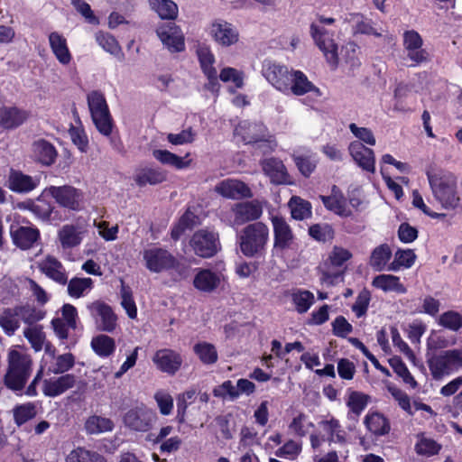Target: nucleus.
<instances>
[{"instance_id": "e2e57ef3", "label": "nucleus", "mask_w": 462, "mask_h": 462, "mask_svg": "<svg viewBox=\"0 0 462 462\" xmlns=\"http://www.w3.org/2000/svg\"><path fill=\"white\" fill-rule=\"evenodd\" d=\"M194 352L204 364H214L217 360L216 347L209 343L200 342L194 346Z\"/></svg>"}, {"instance_id": "20e7f679", "label": "nucleus", "mask_w": 462, "mask_h": 462, "mask_svg": "<svg viewBox=\"0 0 462 462\" xmlns=\"http://www.w3.org/2000/svg\"><path fill=\"white\" fill-rule=\"evenodd\" d=\"M427 364L434 380L462 371V347L442 350L439 353H427Z\"/></svg>"}, {"instance_id": "9d476101", "label": "nucleus", "mask_w": 462, "mask_h": 462, "mask_svg": "<svg viewBox=\"0 0 462 462\" xmlns=\"http://www.w3.org/2000/svg\"><path fill=\"white\" fill-rule=\"evenodd\" d=\"M88 105L92 120L97 129L107 136L112 132V118L105 96L99 91H92L88 95Z\"/></svg>"}, {"instance_id": "ea45409f", "label": "nucleus", "mask_w": 462, "mask_h": 462, "mask_svg": "<svg viewBox=\"0 0 462 462\" xmlns=\"http://www.w3.org/2000/svg\"><path fill=\"white\" fill-rule=\"evenodd\" d=\"M58 237L63 248H72L79 245L83 238V229L79 226L64 225L58 233Z\"/></svg>"}, {"instance_id": "8fccbe9b", "label": "nucleus", "mask_w": 462, "mask_h": 462, "mask_svg": "<svg viewBox=\"0 0 462 462\" xmlns=\"http://www.w3.org/2000/svg\"><path fill=\"white\" fill-rule=\"evenodd\" d=\"M152 156L161 163L174 167L177 170L186 169L190 163V161L185 160L189 154H187L185 158H182L167 150H154Z\"/></svg>"}, {"instance_id": "423d86ee", "label": "nucleus", "mask_w": 462, "mask_h": 462, "mask_svg": "<svg viewBox=\"0 0 462 462\" xmlns=\"http://www.w3.org/2000/svg\"><path fill=\"white\" fill-rule=\"evenodd\" d=\"M145 268L153 273H161L179 266L178 259L167 249L150 245L141 252Z\"/></svg>"}, {"instance_id": "b1692460", "label": "nucleus", "mask_w": 462, "mask_h": 462, "mask_svg": "<svg viewBox=\"0 0 462 462\" xmlns=\"http://www.w3.org/2000/svg\"><path fill=\"white\" fill-rule=\"evenodd\" d=\"M348 152L353 161L363 170L370 173L375 171V156L371 148L365 146L357 141L348 145Z\"/></svg>"}, {"instance_id": "09e8293b", "label": "nucleus", "mask_w": 462, "mask_h": 462, "mask_svg": "<svg viewBox=\"0 0 462 462\" xmlns=\"http://www.w3.org/2000/svg\"><path fill=\"white\" fill-rule=\"evenodd\" d=\"M23 336L36 352L42 349L45 350V346L50 344L46 341V336L42 327L35 325V323L28 325V327L23 329Z\"/></svg>"}, {"instance_id": "412c9836", "label": "nucleus", "mask_w": 462, "mask_h": 462, "mask_svg": "<svg viewBox=\"0 0 462 462\" xmlns=\"http://www.w3.org/2000/svg\"><path fill=\"white\" fill-rule=\"evenodd\" d=\"M232 212L234 220L229 225L239 226L258 219L263 214V204L257 199L236 203L232 207Z\"/></svg>"}, {"instance_id": "864d4df0", "label": "nucleus", "mask_w": 462, "mask_h": 462, "mask_svg": "<svg viewBox=\"0 0 462 462\" xmlns=\"http://www.w3.org/2000/svg\"><path fill=\"white\" fill-rule=\"evenodd\" d=\"M93 351L101 357L111 356L116 350L115 340L106 335H98L91 340Z\"/></svg>"}, {"instance_id": "7ed1b4c3", "label": "nucleus", "mask_w": 462, "mask_h": 462, "mask_svg": "<svg viewBox=\"0 0 462 462\" xmlns=\"http://www.w3.org/2000/svg\"><path fill=\"white\" fill-rule=\"evenodd\" d=\"M44 313L30 304H18L0 310V328L5 335H14L21 321L31 325L43 319Z\"/></svg>"}, {"instance_id": "6e6d98bb", "label": "nucleus", "mask_w": 462, "mask_h": 462, "mask_svg": "<svg viewBox=\"0 0 462 462\" xmlns=\"http://www.w3.org/2000/svg\"><path fill=\"white\" fill-rule=\"evenodd\" d=\"M93 288L91 278H72L68 283V293L70 297L79 299L87 295Z\"/></svg>"}, {"instance_id": "680f3d73", "label": "nucleus", "mask_w": 462, "mask_h": 462, "mask_svg": "<svg viewBox=\"0 0 462 462\" xmlns=\"http://www.w3.org/2000/svg\"><path fill=\"white\" fill-rule=\"evenodd\" d=\"M96 41L97 44L106 52L114 56L121 54V47L114 36L108 32H97L96 33Z\"/></svg>"}, {"instance_id": "a18cd8bd", "label": "nucleus", "mask_w": 462, "mask_h": 462, "mask_svg": "<svg viewBox=\"0 0 462 462\" xmlns=\"http://www.w3.org/2000/svg\"><path fill=\"white\" fill-rule=\"evenodd\" d=\"M166 180L165 172L161 169L143 168L138 170L134 175V181L143 187L145 185H156Z\"/></svg>"}, {"instance_id": "ddd939ff", "label": "nucleus", "mask_w": 462, "mask_h": 462, "mask_svg": "<svg viewBox=\"0 0 462 462\" xmlns=\"http://www.w3.org/2000/svg\"><path fill=\"white\" fill-rule=\"evenodd\" d=\"M189 245L198 256L212 257L220 249L218 234L208 228L199 229L192 235Z\"/></svg>"}, {"instance_id": "a211bd4d", "label": "nucleus", "mask_w": 462, "mask_h": 462, "mask_svg": "<svg viewBox=\"0 0 462 462\" xmlns=\"http://www.w3.org/2000/svg\"><path fill=\"white\" fill-rule=\"evenodd\" d=\"M213 40L223 47H229L239 41V32L232 23L218 19L212 22L208 29Z\"/></svg>"}, {"instance_id": "4468645a", "label": "nucleus", "mask_w": 462, "mask_h": 462, "mask_svg": "<svg viewBox=\"0 0 462 462\" xmlns=\"http://www.w3.org/2000/svg\"><path fill=\"white\" fill-rule=\"evenodd\" d=\"M45 192H49L60 206L68 209L79 211L83 206L84 194L73 186H50L45 188Z\"/></svg>"}, {"instance_id": "f03ea898", "label": "nucleus", "mask_w": 462, "mask_h": 462, "mask_svg": "<svg viewBox=\"0 0 462 462\" xmlns=\"http://www.w3.org/2000/svg\"><path fill=\"white\" fill-rule=\"evenodd\" d=\"M32 373V359L29 355L11 349L7 355V370L4 377L5 385L14 391H22Z\"/></svg>"}, {"instance_id": "aec40b11", "label": "nucleus", "mask_w": 462, "mask_h": 462, "mask_svg": "<svg viewBox=\"0 0 462 462\" xmlns=\"http://www.w3.org/2000/svg\"><path fill=\"white\" fill-rule=\"evenodd\" d=\"M291 72V70L288 67L272 60H265L263 64V76L274 88L282 93L286 89Z\"/></svg>"}, {"instance_id": "4c0bfd02", "label": "nucleus", "mask_w": 462, "mask_h": 462, "mask_svg": "<svg viewBox=\"0 0 462 462\" xmlns=\"http://www.w3.org/2000/svg\"><path fill=\"white\" fill-rule=\"evenodd\" d=\"M49 197L50 193L45 192L44 189L36 200L28 202L27 206L30 211L43 221L51 220L54 209L53 204L47 199Z\"/></svg>"}, {"instance_id": "c85d7f7f", "label": "nucleus", "mask_w": 462, "mask_h": 462, "mask_svg": "<svg viewBox=\"0 0 462 462\" xmlns=\"http://www.w3.org/2000/svg\"><path fill=\"white\" fill-rule=\"evenodd\" d=\"M10 235L13 243L19 248L26 250L31 248L38 240L40 232L33 226H20L11 225Z\"/></svg>"}, {"instance_id": "5fc2aeb1", "label": "nucleus", "mask_w": 462, "mask_h": 462, "mask_svg": "<svg viewBox=\"0 0 462 462\" xmlns=\"http://www.w3.org/2000/svg\"><path fill=\"white\" fill-rule=\"evenodd\" d=\"M288 206L291 209V217L297 220H303L311 216V205L309 201L293 196L291 198Z\"/></svg>"}, {"instance_id": "3c124183", "label": "nucleus", "mask_w": 462, "mask_h": 462, "mask_svg": "<svg viewBox=\"0 0 462 462\" xmlns=\"http://www.w3.org/2000/svg\"><path fill=\"white\" fill-rule=\"evenodd\" d=\"M370 396L352 389H347L346 403L350 411L359 416L366 408Z\"/></svg>"}, {"instance_id": "393cba45", "label": "nucleus", "mask_w": 462, "mask_h": 462, "mask_svg": "<svg viewBox=\"0 0 462 462\" xmlns=\"http://www.w3.org/2000/svg\"><path fill=\"white\" fill-rule=\"evenodd\" d=\"M91 315L96 319L99 329L112 332L116 327V316L112 309L100 301H95L88 306Z\"/></svg>"}, {"instance_id": "cd10ccee", "label": "nucleus", "mask_w": 462, "mask_h": 462, "mask_svg": "<svg viewBox=\"0 0 462 462\" xmlns=\"http://www.w3.org/2000/svg\"><path fill=\"white\" fill-rule=\"evenodd\" d=\"M215 190L226 199H238L252 197L250 188L243 181L235 179L220 181L216 185Z\"/></svg>"}, {"instance_id": "4be33fe9", "label": "nucleus", "mask_w": 462, "mask_h": 462, "mask_svg": "<svg viewBox=\"0 0 462 462\" xmlns=\"http://www.w3.org/2000/svg\"><path fill=\"white\" fill-rule=\"evenodd\" d=\"M423 41L420 35L414 30L406 31L403 33V46L407 57L415 65L429 60L428 51L422 48Z\"/></svg>"}, {"instance_id": "49530a36", "label": "nucleus", "mask_w": 462, "mask_h": 462, "mask_svg": "<svg viewBox=\"0 0 462 462\" xmlns=\"http://www.w3.org/2000/svg\"><path fill=\"white\" fill-rule=\"evenodd\" d=\"M149 5L161 19L172 21L178 17L179 8L172 0H149Z\"/></svg>"}, {"instance_id": "dca6fc26", "label": "nucleus", "mask_w": 462, "mask_h": 462, "mask_svg": "<svg viewBox=\"0 0 462 462\" xmlns=\"http://www.w3.org/2000/svg\"><path fill=\"white\" fill-rule=\"evenodd\" d=\"M235 136L244 143H256L262 142L272 143L273 136L262 123L241 121L234 131Z\"/></svg>"}, {"instance_id": "c03bdc74", "label": "nucleus", "mask_w": 462, "mask_h": 462, "mask_svg": "<svg viewBox=\"0 0 462 462\" xmlns=\"http://www.w3.org/2000/svg\"><path fill=\"white\" fill-rule=\"evenodd\" d=\"M347 21L352 24L354 33L383 36V30L374 27L373 23L359 14H351Z\"/></svg>"}, {"instance_id": "338daca9", "label": "nucleus", "mask_w": 462, "mask_h": 462, "mask_svg": "<svg viewBox=\"0 0 462 462\" xmlns=\"http://www.w3.org/2000/svg\"><path fill=\"white\" fill-rule=\"evenodd\" d=\"M295 163L305 177L310 176L316 168L317 158L312 153L297 155L294 157Z\"/></svg>"}, {"instance_id": "052dcab7", "label": "nucleus", "mask_w": 462, "mask_h": 462, "mask_svg": "<svg viewBox=\"0 0 462 462\" xmlns=\"http://www.w3.org/2000/svg\"><path fill=\"white\" fill-rule=\"evenodd\" d=\"M313 427L314 424L310 421L309 416L302 412L295 414L289 425L291 431L300 437L307 435Z\"/></svg>"}, {"instance_id": "7c9ffc66", "label": "nucleus", "mask_w": 462, "mask_h": 462, "mask_svg": "<svg viewBox=\"0 0 462 462\" xmlns=\"http://www.w3.org/2000/svg\"><path fill=\"white\" fill-rule=\"evenodd\" d=\"M325 208L340 217H349L351 210L346 205V199L337 186H333L329 196H320Z\"/></svg>"}, {"instance_id": "f8f14e48", "label": "nucleus", "mask_w": 462, "mask_h": 462, "mask_svg": "<svg viewBox=\"0 0 462 462\" xmlns=\"http://www.w3.org/2000/svg\"><path fill=\"white\" fill-rule=\"evenodd\" d=\"M124 424L131 430L146 432L150 430L157 421V414L151 408L140 404L129 409L124 415Z\"/></svg>"}, {"instance_id": "6ab92c4d", "label": "nucleus", "mask_w": 462, "mask_h": 462, "mask_svg": "<svg viewBox=\"0 0 462 462\" xmlns=\"http://www.w3.org/2000/svg\"><path fill=\"white\" fill-rule=\"evenodd\" d=\"M224 270L223 263L217 264L216 272L210 269H199L193 280L194 287L202 292L214 291L225 279Z\"/></svg>"}, {"instance_id": "f257e3e1", "label": "nucleus", "mask_w": 462, "mask_h": 462, "mask_svg": "<svg viewBox=\"0 0 462 462\" xmlns=\"http://www.w3.org/2000/svg\"><path fill=\"white\" fill-rule=\"evenodd\" d=\"M427 179L432 196L441 208L455 210L460 205V196L457 190V178L450 172L429 168L426 171Z\"/></svg>"}, {"instance_id": "c9c22d12", "label": "nucleus", "mask_w": 462, "mask_h": 462, "mask_svg": "<svg viewBox=\"0 0 462 462\" xmlns=\"http://www.w3.org/2000/svg\"><path fill=\"white\" fill-rule=\"evenodd\" d=\"M49 44L52 53L60 64H69L72 60V55L64 36L57 32H51L49 34Z\"/></svg>"}, {"instance_id": "bf43d9fd", "label": "nucleus", "mask_w": 462, "mask_h": 462, "mask_svg": "<svg viewBox=\"0 0 462 462\" xmlns=\"http://www.w3.org/2000/svg\"><path fill=\"white\" fill-rule=\"evenodd\" d=\"M291 300L296 310L300 314L307 312L315 301L314 294L307 290L294 291Z\"/></svg>"}, {"instance_id": "e433bc0d", "label": "nucleus", "mask_w": 462, "mask_h": 462, "mask_svg": "<svg viewBox=\"0 0 462 462\" xmlns=\"http://www.w3.org/2000/svg\"><path fill=\"white\" fill-rule=\"evenodd\" d=\"M199 60L203 69V72L209 80V85L212 90L218 89L217 73V69L213 67L215 57L209 49L201 47L198 51Z\"/></svg>"}, {"instance_id": "58836bf2", "label": "nucleus", "mask_w": 462, "mask_h": 462, "mask_svg": "<svg viewBox=\"0 0 462 462\" xmlns=\"http://www.w3.org/2000/svg\"><path fill=\"white\" fill-rule=\"evenodd\" d=\"M32 157L42 165L50 166L56 159L57 152L54 146L47 141L39 140L32 144Z\"/></svg>"}, {"instance_id": "774afa93", "label": "nucleus", "mask_w": 462, "mask_h": 462, "mask_svg": "<svg viewBox=\"0 0 462 462\" xmlns=\"http://www.w3.org/2000/svg\"><path fill=\"white\" fill-rule=\"evenodd\" d=\"M301 444L295 440H289L275 451L278 457L294 460L301 452Z\"/></svg>"}, {"instance_id": "6e6552de", "label": "nucleus", "mask_w": 462, "mask_h": 462, "mask_svg": "<svg viewBox=\"0 0 462 462\" xmlns=\"http://www.w3.org/2000/svg\"><path fill=\"white\" fill-rule=\"evenodd\" d=\"M351 258L352 254L348 249L335 245L324 263V269L320 278L321 282L328 285H333L343 274L346 269V263Z\"/></svg>"}, {"instance_id": "de8ad7c7", "label": "nucleus", "mask_w": 462, "mask_h": 462, "mask_svg": "<svg viewBox=\"0 0 462 462\" xmlns=\"http://www.w3.org/2000/svg\"><path fill=\"white\" fill-rule=\"evenodd\" d=\"M364 422L367 430L376 436L385 435L390 430V424L387 419L379 412L366 414Z\"/></svg>"}, {"instance_id": "f3484780", "label": "nucleus", "mask_w": 462, "mask_h": 462, "mask_svg": "<svg viewBox=\"0 0 462 462\" xmlns=\"http://www.w3.org/2000/svg\"><path fill=\"white\" fill-rule=\"evenodd\" d=\"M284 95L303 96L310 94L315 99L320 97V90L309 80L308 77L300 70L291 69L289 82L286 85Z\"/></svg>"}, {"instance_id": "a878e982", "label": "nucleus", "mask_w": 462, "mask_h": 462, "mask_svg": "<svg viewBox=\"0 0 462 462\" xmlns=\"http://www.w3.org/2000/svg\"><path fill=\"white\" fill-rule=\"evenodd\" d=\"M41 182L39 175L31 176L23 173L21 171L11 170L8 180L7 187L16 193H29L34 190Z\"/></svg>"}, {"instance_id": "39448f33", "label": "nucleus", "mask_w": 462, "mask_h": 462, "mask_svg": "<svg viewBox=\"0 0 462 462\" xmlns=\"http://www.w3.org/2000/svg\"><path fill=\"white\" fill-rule=\"evenodd\" d=\"M269 240V229L262 222L245 226L239 236L241 252L247 257L260 254Z\"/></svg>"}, {"instance_id": "603ef678", "label": "nucleus", "mask_w": 462, "mask_h": 462, "mask_svg": "<svg viewBox=\"0 0 462 462\" xmlns=\"http://www.w3.org/2000/svg\"><path fill=\"white\" fill-rule=\"evenodd\" d=\"M416 260V254L411 249H399L394 254V258L392 263H389L387 270L396 272L401 268H411Z\"/></svg>"}, {"instance_id": "f704fd0d", "label": "nucleus", "mask_w": 462, "mask_h": 462, "mask_svg": "<svg viewBox=\"0 0 462 462\" xmlns=\"http://www.w3.org/2000/svg\"><path fill=\"white\" fill-rule=\"evenodd\" d=\"M29 113L16 106H4L0 108V126L13 129L23 124Z\"/></svg>"}, {"instance_id": "37998d69", "label": "nucleus", "mask_w": 462, "mask_h": 462, "mask_svg": "<svg viewBox=\"0 0 462 462\" xmlns=\"http://www.w3.org/2000/svg\"><path fill=\"white\" fill-rule=\"evenodd\" d=\"M115 428L113 420L101 415H91L87 418L84 429L87 434L99 435L111 432Z\"/></svg>"}, {"instance_id": "1a4fd4ad", "label": "nucleus", "mask_w": 462, "mask_h": 462, "mask_svg": "<svg viewBox=\"0 0 462 462\" xmlns=\"http://www.w3.org/2000/svg\"><path fill=\"white\" fill-rule=\"evenodd\" d=\"M55 351V347L51 344L45 346V353L42 356L37 377L51 374H63L73 367L75 358L72 354L66 353L56 356Z\"/></svg>"}, {"instance_id": "9b49d317", "label": "nucleus", "mask_w": 462, "mask_h": 462, "mask_svg": "<svg viewBox=\"0 0 462 462\" xmlns=\"http://www.w3.org/2000/svg\"><path fill=\"white\" fill-rule=\"evenodd\" d=\"M319 426L323 431L324 435H310V440L313 449L319 448L326 441H328L329 444L335 443L343 445L346 443V433L342 428L338 420L333 417L324 419L319 422Z\"/></svg>"}, {"instance_id": "13d9d810", "label": "nucleus", "mask_w": 462, "mask_h": 462, "mask_svg": "<svg viewBox=\"0 0 462 462\" xmlns=\"http://www.w3.org/2000/svg\"><path fill=\"white\" fill-rule=\"evenodd\" d=\"M66 462H106V459L95 451L77 448L69 453Z\"/></svg>"}, {"instance_id": "4d7b16f0", "label": "nucleus", "mask_w": 462, "mask_h": 462, "mask_svg": "<svg viewBox=\"0 0 462 462\" xmlns=\"http://www.w3.org/2000/svg\"><path fill=\"white\" fill-rule=\"evenodd\" d=\"M390 366L393 368L394 373L402 378V382L410 386L411 389H416L418 386L417 381L414 379L412 374L410 373L406 365L399 356H393L389 360Z\"/></svg>"}, {"instance_id": "a19ab883", "label": "nucleus", "mask_w": 462, "mask_h": 462, "mask_svg": "<svg viewBox=\"0 0 462 462\" xmlns=\"http://www.w3.org/2000/svg\"><path fill=\"white\" fill-rule=\"evenodd\" d=\"M393 252L388 244H382L371 252L369 265L377 272L387 270Z\"/></svg>"}, {"instance_id": "72a5a7b5", "label": "nucleus", "mask_w": 462, "mask_h": 462, "mask_svg": "<svg viewBox=\"0 0 462 462\" xmlns=\"http://www.w3.org/2000/svg\"><path fill=\"white\" fill-rule=\"evenodd\" d=\"M272 224L274 233V245L277 248L285 249L291 246L293 241V234L282 217L274 216L272 217Z\"/></svg>"}, {"instance_id": "5701e85b", "label": "nucleus", "mask_w": 462, "mask_h": 462, "mask_svg": "<svg viewBox=\"0 0 462 462\" xmlns=\"http://www.w3.org/2000/svg\"><path fill=\"white\" fill-rule=\"evenodd\" d=\"M152 360L158 370L168 374H176L182 364L180 355L171 348L157 350Z\"/></svg>"}, {"instance_id": "69168bd1", "label": "nucleus", "mask_w": 462, "mask_h": 462, "mask_svg": "<svg viewBox=\"0 0 462 462\" xmlns=\"http://www.w3.org/2000/svg\"><path fill=\"white\" fill-rule=\"evenodd\" d=\"M349 131L361 143L374 146L376 143L375 136L370 128L358 126L355 123L348 125Z\"/></svg>"}, {"instance_id": "79ce46f5", "label": "nucleus", "mask_w": 462, "mask_h": 462, "mask_svg": "<svg viewBox=\"0 0 462 462\" xmlns=\"http://www.w3.org/2000/svg\"><path fill=\"white\" fill-rule=\"evenodd\" d=\"M372 285L384 292L406 293V287L400 282V278L392 274H379L372 282Z\"/></svg>"}, {"instance_id": "473e14b6", "label": "nucleus", "mask_w": 462, "mask_h": 462, "mask_svg": "<svg viewBox=\"0 0 462 462\" xmlns=\"http://www.w3.org/2000/svg\"><path fill=\"white\" fill-rule=\"evenodd\" d=\"M75 383V376L69 374L52 377L43 381L42 391L46 396L55 397L72 388Z\"/></svg>"}, {"instance_id": "2eb2a0df", "label": "nucleus", "mask_w": 462, "mask_h": 462, "mask_svg": "<svg viewBox=\"0 0 462 462\" xmlns=\"http://www.w3.org/2000/svg\"><path fill=\"white\" fill-rule=\"evenodd\" d=\"M156 35L171 53L185 50V38L180 27L173 23H162L156 27Z\"/></svg>"}, {"instance_id": "0eeeda50", "label": "nucleus", "mask_w": 462, "mask_h": 462, "mask_svg": "<svg viewBox=\"0 0 462 462\" xmlns=\"http://www.w3.org/2000/svg\"><path fill=\"white\" fill-rule=\"evenodd\" d=\"M319 22L320 24L312 23L310 25V34L317 46L323 52L327 61L333 67H336L338 62L337 46L328 31L321 25L331 24L334 23V19L319 16Z\"/></svg>"}, {"instance_id": "2f4dec72", "label": "nucleus", "mask_w": 462, "mask_h": 462, "mask_svg": "<svg viewBox=\"0 0 462 462\" xmlns=\"http://www.w3.org/2000/svg\"><path fill=\"white\" fill-rule=\"evenodd\" d=\"M202 218L195 208H189L172 226L171 236L173 240H178L187 230L200 225Z\"/></svg>"}, {"instance_id": "0e129e2a", "label": "nucleus", "mask_w": 462, "mask_h": 462, "mask_svg": "<svg viewBox=\"0 0 462 462\" xmlns=\"http://www.w3.org/2000/svg\"><path fill=\"white\" fill-rule=\"evenodd\" d=\"M438 324L452 331H457L462 328V316L454 310H448L438 318Z\"/></svg>"}, {"instance_id": "bb28decb", "label": "nucleus", "mask_w": 462, "mask_h": 462, "mask_svg": "<svg viewBox=\"0 0 462 462\" xmlns=\"http://www.w3.org/2000/svg\"><path fill=\"white\" fill-rule=\"evenodd\" d=\"M264 174L273 184H292L291 177L283 162L276 158H268L261 162Z\"/></svg>"}, {"instance_id": "c756f323", "label": "nucleus", "mask_w": 462, "mask_h": 462, "mask_svg": "<svg viewBox=\"0 0 462 462\" xmlns=\"http://www.w3.org/2000/svg\"><path fill=\"white\" fill-rule=\"evenodd\" d=\"M40 271L48 278L60 284H66L68 282L67 272L62 263L53 256H47L39 263Z\"/></svg>"}]
</instances>
